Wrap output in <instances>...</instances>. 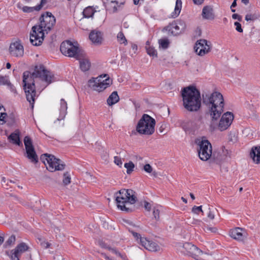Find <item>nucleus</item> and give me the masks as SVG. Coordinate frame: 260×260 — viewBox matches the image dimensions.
<instances>
[{
    "label": "nucleus",
    "mask_w": 260,
    "mask_h": 260,
    "mask_svg": "<svg viewBox=\"0 0 260 260\" xmlns=\"http://www.w3.org/2000/svg\"><path fill=\"white\" fill-rule=\"evenodd\" d=\"M38 80H41L47 83V85L54 81L53 74L50 71L46 69L42 64L36 66L34 71L31 73L29 71H25L23 74V88L25 91L26 99L34 107L35 97L36 96V87L35 83Z\"/></svg>",
    "instance_id": "f257e3e1"
},
{
    "label": "nucleus",
    "mask_w": 260,
    "mask_h": 260,
    "mask_svg": "<svg viewBox=\"0 0 260 260\" xmlns=\"http://www.w3.org/2000/svg\"><path fill=\"white\" fill-rule=\"evenodd\" d=\"M40 24L32 27L30 41L34 46L40 45L44 40L45 34H48L54 27L56 19L52 14L46 12L40 18Z\"/></svg>",
    "instance_id": "f03ea898"
},
{
    "label": "nucleus",
    "mask_w": 260,
    "mask_h": 260,
    "mask_svg": "<svg viewBox=\"0 0 260 260\" xmlns=\"http://www.w3.org/2000/svg\"><path fill=\"white\" fill-rule=\"evenodd\" d=\"M203 103L208 108L212 120H217L223 112V97L221 93L214 91L212 93H202Z\"/></svg>",
    "instance_id": "7ed1b4c3"
},
{
    "label": "nucleus",
    "mask_w": 260,
    "mask_h": 260,
    "mask_svg": "<svg viewBox=\"0 0 260 260\" xmlns=\"http://www.w3.org/2000/svg\"><path fill=\"white\" fill-rule=\"evenodd\" d=\"M183 106L190 112L198 111L201 106V98L200 91L193 86L184 88L181 93Z\"/></svg>",
    "instance_id": "20e7f679"
},
{
    "label": "nucleus",
    "mask_w": 260,
    "mask_h": 260,
    "mask_svg": "<svg viewBox=\"0 0 260 260\" xmlns=\"http://www.w3.org/2000/svg\"><path fill=\"white\" fill-rule=\"evenodd\" d=\"M117 207L127 212H132L134 209L129 205L134 204L137 201L135 192L132 189H122L115 194Z\"/></svg>",
    "instance_id": "39448f33"
},
{
    "label": "nucleus",
    "mask_w": 260,
    "mask_h": 260,
    "mask_svg": "<svg viewBox=\"0 0 260 260\" xmlns=\"http://www.w3.org/2000/svg\"><path fill=\"white\" fill-rule=\"evenodd\" d=\"M177 249L183 254L191 256L196 260H208L210 256L209 254L204 253L196 246L189 242L178 244Z\"/></svg>",
    "instance_id": "423d86ee"
},
{
    "label": "nucleus",
    "mask_w": 260,
    "mask_h": 260,
    "mask_svg": "<svg viewBox=\"0 0 260 260\" xmlns=\"http://www.w3.org/2000/svg\"><path fill=\"white\" fill-rule=\"evenodd\" d=\"M155 125V119L148 114H144L139 120L136 130L140 134L151 135L154 132Z\"/></svg>",
    "instance_id": "0eeeda50"
},
{
    "label": "nucleus",
    "mask_w": 260,
    "mask_h": 260,
    "mask_svg": "<svg viewBox=\"0 0 260 260\" xmlns=\"http://www.w3.org/2000/svg\"><path fill=\"white\" fill-rule=\"evenodd\" d=\"M41 159L44 162L47 169L50 172L61 171L64 169V163L53 155L45 153L41 155Z\"/></svg>",
    "instance_id": "6e6552de"
},
{
    "label": "nucleus",
    "mask_w": 260,
    "mask_h": 260,
    "mask_svg": "<svg viewBox=\"0 0 260 260\" xmlns=\"http://www.w3.org/2000/svg\"><path fill=\"white\" fill-rule=\"evenodd\" d=\"M112 83L108 75H101L97 78H93L88 81L89 87L93 90L101 92L108 87Z\"/></svg>",
    "instance_id": "1a4fd4ad"
},
{
    "label": "nucleus",
    "mask_w": 260,
    "mask_h": 260,
    "mask_svg": "<svg viewBox=\"0 0 260 260\" xmlns=\"http://www.w3.org/2000/svg\"><path fill=\"white\" fill-rule=\"evenodd\" d=\"M196 142L199 146L198 151L200 158L203 161L208 160L212 154L211 143L207 140L198 139Z\"/></svg>",
    "instance_id": "9d476101"
},
{
    "label": "nucleus",
    "mask_w": 260,
    "mask_h": 260,
    "mask_svg": "<svg viewBox=\"0 0 260 260\" xmlns=\"http://www.w3.org/2000/svg\"><path fill=\"white\" fill-rule=\"evenodd\" d=\"M77 45V43L75 45L70 41L63 42L60 45V51L67 56L74 57L77 58V56L81 54Z\"/></svg>",
    "instance_id": "9b49d317"
},
{
    "label": "nucleus",
    "mask_w": 260,
    "mask_h": 260,
    "mask_svg": "<svg viewBox=\"0 0 260 260\" xmlns=\"http://www.w3.org/2000/svg\"><path fill=\"white\" fill-rule=\"evenodd\" d=\"M212 47L211 42L205 39H200L196 42L194 50L197 54L203 56L211 51Z\"/></svg>",
    "instance_id": "f8f14e48"
},
{
    "label": "nucleus",
    "mask_w": 260,
    "mask_h": 260,
    "mask_svg": "<svg viewBox=\"0 0 260 260\" xmlns=\"http://www.w3.org/2000/svg\"><path fill=\"white\" fill-rule=\"evenodd\" d=\"M26 157L32 163H37L38 161V157L35 150L31 139L28 136H25L24 139Z\"/></svg>",
    "instance_id": "ddd939ff"
},
{
    "label": "nucleus",
    "mask_w": 260,
    "mask_h": 260,
    "mask_svg": "<svg viewBox=\"0 0 260 260\" xmlns=\"http://www.w3.org/2000/svg\"><path fill=\"white\" fill-rule=\"evenodd\" d=\"M29 246L25 243L21 242L18 244L14 249L9 252H7L6 253L11 260H20L21 255L29 250Z\"/></svg>",
    "instance_id": "4468645a"
},
{
    "label": "nucleus",
    "mask_w": 260,
    "mask_h": 260,
    "mask_svg": "<svg viewBox=\"0 0 260 260\" xmlns=\"http://www.w3.org/2000/svg\"><path fill=\"white\" fill-rule=\"evenodd\" d=\"M234 119V115L230 112L224 113L218 125V128L220 131L226 130L231 125Z\"/></svg>",
    "instance_id": "2eb2a0df"
},
{
    "label": "nucleus",
    "mask_w": 260,
    "mask_h": 260,
    "mask_svg": "<svg viewBox=\"0 0 260 260\" xmlns=\"http://www.w3.org/2000/svg\"><path fill=\"white\" fill-rule=\"evenodd\" d=\"M9 52L12 56L16 57H22L24 54L23 46L18 41L12 43L10 45Z\"/></svg>",
    "instance_id": "dca6fc26"
},
{
    "label": "nucleus",
    "mask_w": 260,
    "mask_h": 260,
    "mask_svg": "<svg viewBox=\"0 0 260 260\" xmlns=\"http://www.w3.org/2000/svg\"><path fill=\"white\" fill-rule=\"evenodd\" d=\"M230 236L237 241H243L247 238V233L244 229L236 228L230 231Z\"/></svg>",
    "instance_id": "f3484780"
},
{
    "label": "nucleus",
    "mask_w": 260,
    "mask_h": 260,
    "mask_svg": "<svg viewBox=\"0 0 260 260\" xmlns=\"http://www.w3.org/2000/svg\"><path fill=\"white\" fill-rule=\"evenodd\" d=\"M141 243L149 251L156 252L160 250V246L156 242L148 240L146 238H141Z\"/></svg>",
    "instance_id": "a211bd4d"
},
{
    "label": "nucleus",
    "mask_w": 260,
    "mask_h": 260,
    "mask_svg": "<svg viewBox=\"0 0 260 260\" xmlns=\"http://www.w3.org/2000/svg\"><path fill=\"white\" fill-rule=\"evenodd\" d=\"M67 103L63 99L60 100L59 105L58 107L59 110V116L57 117L56 120L54 121V123H56L57 121H61L64 120L67 114Z\"/></svg>",
    "instance_id": "6ab92c4d"
},
{
    "label": "nucleus",
    "mask_w": 260,
    "mask_h": 260,
    "mask_svg": "<svg viewBox=\"0 0 260 260\" xmlns=\"http://www.w3.org/2000/svg\"><path fill=\"white\" fill-rule=\"evenodd\" d=\"M76 59L79 60L80 68L83 72H86L89 70L91 63L89 59L84 54L81 53L80 55L77 56Z\"/></svg>",
    "instance_id": "aec40b11"
},
{
    "label": "nucleus",
    "mask_w": 260,
    "mask_h": 260,
    "mask_svg": "<svg viewBox=\"0 0 260 260\" xmlns=\"http://www.w3.org/2000/svg\"><path fill=\"white\" fill-rule=\"evenodd\" d=\"M225 158L226 155L223 152V151H222V152H214L210 158H211V161H212L213 162L215 163L216 164H220L225 160Z\"/></svg>",
    "instance_id": "412c9836"
},
{
    "label": "nucleus",
    "mask_w": 260,
    "mask_h": 260,
    "mask_svg": "<svg viewBox=\"0 0 260 260\" xmlns=\"http://www.w3.org/2000/svg\"><path fill=\"white\" fill-rule=\"evenodd\" d=\"M202 16L205 19L213 20L215 18V14L212 7L210 6L204 7L202 10Z\"/></svg>",
    "instance_id": "4be33fe9"
},
{
    "label": "nucleus",
    "mask_w": 260,
    "mask_h": 260,
    "mask_svg": "<svg viewBox=\"0 0 260 260\" xmlns=\"http://www.w3.org/2000/svg\"><path fill=\"white\" fill-rule=\"evenodd\" d=\"M89 39L93 43L101 44L102 34L100 31L93 30L89 34Z\"/></svg>",
    "instance_id": "5701e85b"
},
{
    "label": "nucleus",
    "mask_w": 260,
    "mask_h": 260,
    "mask_svg": "<svg viewBox=\"0 0 260 260\" xmlns=\"http://www.w3.org/2000/svg\"><path fill=\"white\" fill-rule=\"evenodd\" d=\"M250 154L254 161L256 164L260 162V146L252 147Z\"/></svg>",
    "instance_id": "b1692460"
},
{
    "label": "nucleus",
    "mask_w": 260,
    "mask_h": 260,
    "mask_svg": "<svg viewBox=\"0 0 260 260\" xmlns=\"http://www.w3.org/2000/svg\"><path fill=\"white\" fill-rule=\"evenodd\" d=\"M110 2V8L113 12H117L121 5H124L125 0H108Z\"/></svg>",
    "instance_id": "393cba45"
},
{
    "label": "nucleus",
    "mask_w": 260,
    "mask_h": 260,
    "mask_svg": "<svg viewBox=\"0 0 260 260\" xmlns=\"http://www.w3.org/2000/svg\"><path fill=\"white\" fill-rule=\"evenodd\" d=\"M119 101V97L117 92L113 91L108 97L107 100V104L109 106H112Z\"/></svg>",
    "instance_id": "a878e982"
},
{
    "label": "nucleus",
    "mask_w": 260,
    "mask_h": 260,
    "mask_svg": "<svg viewBox=\"0 0 260 260\" xmlns=\"http://www.w3.org/2000/svg\"><path fill=\"white\" fill-rule=\"evenodd\" d=\"M8 139L12 143L20 146V144H22L19 138V133H12L9 137Z\"/></svg>",
    "instance_id": "bb28decb"
},
{
    "label": "nucleus",
    "mask_w": 260,
    "mask_h": 260,
    "mask_svg": "<svg viewBox=\"0 0 260 260\" xmlns=\"http://www.w3.org/2000/svg\"><path fill=\"white\" fill-rule=\"evenodd\" d=\"M182 8V1L181 0H176V5L174 12L172 14V17L176 18L180 14Z\"/></svg>",
    "instance_id": "cd10ccee"
},
{
    "label": "nucleus",
    "mask_w": 260,
    "mask_h": 260,
    "mask_svg": "<svg viewBox=\"0 0 260 260\" xmlns=\"http://www.w3.org/2000/svg\"><path fill=\"white\" fill-rule=\"evenodd\" d=\"M95 12L92 7H88L83 10V15L85 18L92 17Z\"/></svg>",
    "instance_id": "c85d7f7f"
},
{
    "label": "nucleus",
    "mask_w": 260,
    "mask_h": 260,
    "mask_svg": "<svg viewBox=\"0 0 260 260\" xmlns=\"http://www.w3.org/2000/svg\"><path fill=\"white\" fill-rule=\"evenodd\" d=\"M202 125L203 122L201 117H199L198 119H194L193 121L190 122V125L194 130L200 128Z\"/></svg>",
    "instance_id": "c756f323"
},
{
    "label": "nucleus",
    "mask_w": 260,
    "mask_h": 260,
    "mask_svg": "<svg viewBox=\"0 0 260 260\" xmlns=\"http://www.w3.org/2000/svg\"><path fill=\"white\" fill-rule=\"evenodd\" d=\"M41 9V5H38L36 7H32L24 6L22 8V11L24 12L30 13V12H33L34 11H38L40 10Z\"/></svg>",
    "instance_id": "7c9ffc66"
},
{
    "label": "nucleus",
    "mask_w": 260,
    "mask_h": 260,
    "mask_svg": "<svg viewBox=\"0 0 260 260\" xmlns=\"http://www.w3.org/2000/svg\"><path fill=\"white\" fill-rule=\"evenodd\" d=\"M117 39L118 42L120 44H123L124 45H127V40L122 31H120L119 32H118V34L117 35Z\"/></svg>",
    "instance_id": "2f4dec72"
},
{
    "label": "nucleus",
    "mask_w": 260,
    "mask_h": 260,
    "mask_svg": "<svg viewBox=\"0 0 260 260\" xmlns=\"http://www.w3.org/2000/svg\"><path fill=\"white\" fill-rule=\"evenodd\" d=\"M158 43L160 47L164 49H166L168 48L170 42L168 39H162L158 40Z\"/></svg>",
    "instance_id": "473e14b6"
},
{
    "label": "nucleus",
    "mask_w": 260,
    "mask_h": 260,
    "mask_svg": "<svg viewBox=\"0 0 260 260\" xmlns=\"http://www.w3.org/2000/svg\"><path fill=\"white\" fill-rule=\"evenodd\" d=\"M146 49L147 50V53L151 56L153 57H157V53L156 50L154 49V47L151 46H146Z\"/></svg>",
    "instance_id": "72a5a7b5"
},
{
    "label": "nucleus",
    "mask_w": 260,
    "mask_h": 260,
    "mask_svg": "<svg viewBox=\"0 0 260 260\" xmlns=\"http://www.w3.org/2000/svg\"><path fill=\"white\" fill-rule=\"evenodd\" d=\"M143 170L146 173L149 174L152 173V175L155 177L157 176L156 172L155 171L153 172L152 167L148 164H146L143 166Z\"/></svg>",
    "instance_id": "f704fd0d"
},
{
    "label": "nucleus",
    "mask_w": 260,
    "mask_h": 260,
    "mask_svg": "<svg viewBox=\"0 0 260 260\" xmlns=\"http://www.w3.org/2000/svg\"><path fill=\"white\" fill-rule=\"evenodd\" d=\"M9 183H14V182L10 180H7L4 177H2L1 184L4 188L8 189L10 186Z\"/></svg>",
    "instance_id": "c9c22d12"
},
{
    "label": "nucleus",
    "mask_w": 260,
    "mask_h": 260,
    "mask_svg": "<svg viewBox=\"0 0 260 260\" xmlns=\"http://www.w3.org/2000/svg\"><path fill=\"white\" fill-rule=\"evenodd\" d=\"M209 212L207 214V217L211 220L214 219L215 214L217 212L216 209L213 208V207L208 208Z\"/></svg>",
    "instance_id": "e433bc0d"
},
{
    "label": "nucleus",
    "mask_w": 260,
    "mask_h": 260,
    "mask_svg": "<svg viewBox=\"0 0 260 260\" xmlns=\"http://www.w3.org/2000/svg\"><path fill=\"white\" fill-rule=\"evenodd\" d=\"M124 167L127 169L126 173L128 174H129L133 171L135 165L132 161H130L128 162L125 163L124 164Z\"/></svg>",
    "instance_id": "4c0bfd02"
},
{
    "label": "nucleus",
    "mask_w": 260,
    "mask_h": 260,
    "mask_svg": "<svg viewBox=\"0 0 260 260\" xmlns=\"http://www.w3.org/2000/svg\"><path fill=\"white\" fill-rule=\"evenodd\" d=\"M16 241L15 236L12 235L9 237L5 243L6 246H10L14 245Z\"/></svg>",
    "instance_id": "58836bf2"
},
{
    "label": "nucleus",
    "mask_w": 260,
    "mask_h": 260,
    "mask_svg": "<svg viewBox=\"0 0 260 260\" xmlns=\"http://www.w3.org/2000/svg\"><path fill=\"white\" fill-rule=\"evenodd\" d=\"M172 28L176 30H183L185 28V24L183 22L179 21L178 24H172Z\"/></svg>",
    "instance_id": "ea45409f"
},
{
    "label": "nucleus",
    "mask_w": 260,
    "mask_h": 260,
    "mask_svg": "<svg viewBox=\"0 0 260 260\" xmlns=\"http://www.w3.org/2000/svg\"><path fill=\"white\" fill-rule=\"evenodd\" d=\"M64 178L63 179V183L64 185H68L71 182V178L70 174L68 172H66L63 174Z\"/></svg>",
    "instance_id": "a19ab883"
},
{
    "label": "nucleus",
    "mask_w": 260,
    "mask_h": 260,
    "mask_svg": "<svg viewBox=\"0 0 260 260\" xmlns=\"http://www.w3.org/2000/svg\"><path fill=\"white\" fill-rule=\"evenodd\" d=\"M202 206H194L192 208V212L194 214H198L199 212L203 213V211L202 210Z\"/></svg>",
    "instance_id": "79ce46f5"
},
{
    "label": "nucleus",
    "mask_w": 260,
    "mask_h": 260,
    "mask_svg": "<svg viewBox=\"0 0 260 260\" xmlns=\"http://www.w3.org/2000/svg\"><path fill=\"white\" fill-rule=\"evenodd\" d=\"M10 81L7 77L0 76V85H6L9 84Z\"/></svg>",
    "instance_id": "37998d69"
},
{
    "label": "nucleus",
    "mask_w": 260,
    "mask_h": 260,
    "mask_svg": "<svg viewBox=\"0 0 260 260\" xmlns=\"http://www.w3.org/2000/svg\"><path fill=\"white\" fill-rule=\"evenodd\" d=\"M234 25L236 26V30L239 32H242L243 30L242 28L241 24L238 22H235Z\"/></svg>",
    "instance_id": "c03bdc74"
},
{
    "label": "nucleus",
    "mask_w": 260,
    "mask_h": 260,
    "mask_svg": "<svg viewBox=\"0 0 260 260\" xmlns=\"http://www.w3.org/2000/svg\"><path fill=\"white\" fill-rule=\"evenodd\" d=\"M153 214L154 216V218L155 220H158L159 219V211L158 209L154 208L153 211Z\"/></svg>",
    "instance_id": "a18cd8bd"
},
{
    "label": "nucleus",
    "mask_w": 260,
    "mask_h": 260,
    "mask_svg": "<svg viewBox=\"0 0 260 260\" xmlns=\"http://www.w3.org/2000/svg\"><path fill=\"white\" fill-rule=\"evenodd\" d=\"M108 249L109 250H111L112 252L116 254L117 255L119 256V257H121L122 258H124V256H123L119 252H118L116 249L112 248L111 247H108Z\"/></svg>",
    "instance_id": "49530a36"
},
{
    "label": "nucleus",
    "mask_w": 260,
    "mask_h": 260,
    "mask_svg": "<svg viewBox=\"0 0 260 260\" xmlns=\"http://www.w3.org/2000/svg\"><path fill=\"white\" fill-rule=\"evenodd\" d=\"M114 162L119 167H121L122 164L121 158L118 156L114 157Z\"/></svg>",
    "instance_id": "de8ad7c7"
},
{
    "label": "nucleus",
    "mask_w": 260,
    "mask_h": 260,
    "mask_svg": "<svg viewBox=\"0 0 260 260\" xmlns=\"http://www.w3.org/2000/svg\"><path fill=\"white\" fill-rule=\"evenodd\" d=\"M7 115V113L5 112H1L0 113V121L3 122L2 124H3L6 122L5 119Z\"/></svg>",
    "instance_id": "09e8293b"
},
{
    "label": "nucleus",
    "mask_w": 260,
    "mask_h": 260,
    "mask_svg": "<svg viewBox=\"0 0 260 260\" xmlns=\"http://www.w3.org/2000/svg\"><path fill=\"white\" fill-rule=\"evenodd\" d=\"M232 18L234 19H237L239 21H241L242 20V16L238 14H234L232 15Z\"/></svg>",
    "instance_id": "8fccbe9b"
},
{
    "label": "nucleus",
    "mask_w": 260,
    "mask_h": 260,
    "mask_svg": "<svg viewBox=\"0 0 260 260\" xmlns=\"http://www.w3.org/2000/svg\"><path fill=\"white\" fill-rule=\"evenodd\" d=\"M245 20L247 21H249L250 20H253L254 19L253 15L250 14H248L245 16Z\"/></svg>",
    "instance_id": "3c124183"
},
{
    "label": "nucleus",
    "mask_w": 260,
    "mask_h": 260,
    "mask_svg": "<svg viewBox=\"0 0 260 260\" xmlns=\"http://www.w3.org/2000/svg\"><path fill=\"white\" fill-rule=\"evenodd\" d=\"M130 232H131V233L133 234V235L137 239H141V238H142L140 236V234H138L137 233L133 231H132V230H130L129 229L128 230Z\"/></svg>",
    "instance_id": "603ef678"
},
{
    "label": "nucleus",
    "mask_w": 260,
    "mask_h": 260,
    "mask_svg": "<svg viewBox=\"0 0 260 260\" xmlns=\"http://www.w3.org/2000/svg\"><path fill=\"white\" fill-rule=\"evenodd\" d=\"M144 207L145 209L148 211H150L151 210V205L149 203L146 201L144 202Z\"/></svg>",
    "instance_id": "864d4df0"
},
{
    "label": "nucleus",
    "mask_w": 260,
    "mask_h": 260,
    "mask_svg": "<svg viewBox=\"0 0 260 260\" xmlns=\"http://www.w3.org/2000/svg\"><path fill=\"white\" fill-rule=\"evenodd\" d=\"M7 86L9 87L10 89L11 90V91L16 93V90L15 88V87L12 85L10 82H9V84H8Z\"/></svg>",
    "instance_id": "5fc2aeb1"
},
{
    "label": "nucleus",
    "mask_w": 260,
    "mask_h": 260,
    "mask_svg": "<svg viewBox=\"0 0 260 260\" xmlns=\"http://www.w3.org/2000/svg\"><path fill=\"white\" fill-rule=\"evenodd\" d=\"M207 230L210 231L212 233H216L217 231V229L215 227H207Z\"/></svg>",
    "instance_id": "6e6d98bb"
},
{
    "label": "nucleus",
    "mask_w": 260,
    "mask_h": 260,
    "mask_svg": "<svg viewBox=\"0 0 260 260\" xmlns=\"http://www.w3.org/2000/svg\"><path fill=\"white\" fill-rule=\"evenodd\" d=\"M41 245L45 247V248H48L50 247V244L47 242H45V241H43L41 243Z\"/></svg>",
    "instance_id": "4d7b16f0"
},
{
    "label": "nucleus",
    "mask_w": 260,
    "mask_h": 260,
    "mask_svg": "<svg viewBox=\"0 0 260 260\" xmlns=\"http://www.w3.org/2000/svg\"><path fill=\"white\" fill-rule=\"evenodd\" d=\"M131 48L132 50L134 51V53L135 54L138 49L137 45L135 44H132Z\"/></svg>",
    "instance_id": "13d9d810"
},
{
    "label": "nucleus",
    "mask_w": 260,
    "mask_h": 260,
    "mask_svg": "<svg viewBox=\"0 0 260 260\" xmlns=\"http://www.w3.org/2000/svg\"><path fill=\"white\" fill-rule=\"evenodd\" d=\"M194 4L196 5H201L202 4L204 0H192Z\"/></svg>",
    "instance_id": "bf43d9fd"
},
{
    "label": "nucleus",
    "mask_w": 260,
    "mask_h": 260,
    "mask_svg": "<svg viewBox=\"0 0 260 260\" xmlns=\"http://www.w3.org/2000/svg\"><path fill=\"white\" fill-rule=\"evenodd\" d=\"M47 0H41V3L39 5L41 6V8H42L43 6L47 3Z\"/></svg>",
    "instance_id": "052dcab7"
},
{
    "label": "nucleus",
    "mask_w": 260,
    "mask_h": 260,
    "mask_svg": "<svg viewBox=\"0 0 260 260\" xmlns=\"http://www.w3.org/2000/svg\"><path fill=\"white\" fill-rule=\"evenodd\" d=\"M201 221L198 219H194L193 221L191 222L192 224H199Z\"/></svg>",
    "instance_id": "680f3d73"
},
{
    "label": "nucleus",
    "mask_w": 260,
    "mask_h": 260,
    "mask_svg": "<svg viewBox=\"0 0 260 260\" xmlns=\"http://www.w3.org/2000/svg\"><path fill=\"white\" fill-rule=\"evenodd\" d=\"M236 6H237V3H236V2H235V1H234V2H233V3L231 6V8H234Z\"/></svg>",
    "instance_id": "e2e57ef3"
},
{
    "label": "nucleus",
    "mask_w": 260,
    "mask_h": 260,
    "mask_svg": "<svg viewBox=\"0 0 260 260\" xmlns=\"http://www.w3.org/2000/svg\"><path fill=\"white\" fill-rule=\"evenodd\" d=\"M249 0H242V3H243L245 5H247L249 3Z\"/></svg>",
    "instance_id": "0e129e2a"
},
{
    "label": "nucleus",
    "mask_w": 260,
    "mask_h": 260,
    "mask_svg": "<svg viewBox=\"0 0 260 260\" xmlns=\"http://www.w3.org/2000/svg\"><path fill=\"white\" fill-rule=\"evenodd\" d=\"M4 240V237L0 236V245L2 244Z\"/></svg>",
    "instance_id": "69168bd1"
},
{
    "label": "nucleus",
    "mask_w": 260,
    "mask_h": 260,
    "mask_svg": "<svg viewBox=\"0 0 260 260\" xmlns=\"http://www.w3.org/2000/svg\"><path fill=\"white\" fill-rule=\"evenodd\" d=\"M11 67V64L9 62L7 63L6 64V68L8 69H10Z\"/></svg>",
    "instance_id": "338daca9"
},
{
    "label": "nucleus",
    "mask_w": 260,
    "mask_h": 260,
    "mask_svg": "<svg viewBox=\"0 0 260 260\" xmlns=\"http://www.w3.org/2000/svg\"><path fill=\"white\" fill-rule=\"evenodd\" d=\"M190 198H191L192 200H194L195 199V197H194V196L193 195V193H190Z\"/></svg>",
    "instance_id": "774afa93"
}]
</instances>
